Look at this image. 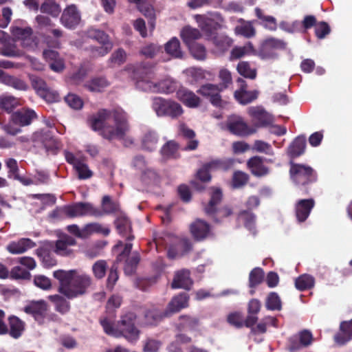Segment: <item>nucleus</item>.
Wrapping results in <instances>:
<instances>
[{
  "mask_svg": "<svg viewBox=\"0 0 352 352\" xmlns=\"http://www.w3.org/2000/svg\"><path fill=\"white\" fill-rule=\"evenodd\" d=\"M89 121L94 131H100V135L109 140L123 139L129 131L126 115L122 110L101 109Z\"/></svg>",
  "mask_w": 352,
  "mask_h": 352,
  "instance_id": "nucleus-1",
  "label": "nucleus"
},
{
  "mask_svg": "<svg viewBox=\"0 0 352 352\" xmlns=\"http://www.w3.org/2000/svg\"><path fill=\"white\" fill-rule=\"evenodd\" d=\"M53 276L59 283L58 291L68 299L85 295L93 283L90 275L77 270H58Z\"/></svg>",
  "mask_w": 352,
  "mask_h": 352,
  "instance_id": "nucleus-2",
  "label": "nucleus"
},
{
  "mask_svg": "<svg viewBox=\"0 0 352 352\" xmlns=\"http://www.w3.org/2000/svg\"><path fill=\"white\" fill-rule=\"evenodd\" d=\"M289 174L293 182L300 188L304 195L310 192V186L316 182V172L309 166L290 162Z\"/></svg>",
  "mask_w": 352,
  "mask_h": 352,
  "instance_id": "nucleus-3",
  "label": "nucleus"
},
{
  "mask_svg": "<svg viewBox=\"0 0 352 352\" xmlns=\"http://www.w3.org/2000/svg\"><path fill=\"white\" fill-rule=\"evenodd\" d=\"M38 118L36 111L28 107L19 109L10 117V124L3 126L4 131L11 135H16L21 133L20 128L30 126Z\"/></svg>",
  "mask_w": 352,
  "mask_h": 352,
  "instance_id": "nucleus-4",
  "label": "nucleus"
},
{
  "mask_svg": "<svg viewBox=\"0 0 352 352\" xmlns=\"http://www.w3.org/2000/svg\"><path fill=\"white\" fill-rule=\"evenodd\" d=\"M152 108L157 116L169 117L172 119L178 118L184 113L180 104L174 100H166L161 97L153 98Z\"/></svg>",
  "mask_w": 352,
  "mask_h": 352,
  "instance_id": "nucleus-5",
  "label": "nucleus"
},
{
  "mask_svg": "<svg viewBox=\"0 0 352 352\" xmlns=\"http://www.w3.org/2000/svg\"><path fill=\"white\" fill-rule=\"evenodd\" d=\"M136 319V314L133 312H128L122 316L118 321V337L123 336L130 342H136L140 333L135 325Z\"/></svg>",
  "mask_w": 352,
  "mask_h": 352,
  "instance_id": "nucleus-6",
  "label": "nucleus"
},
{
  "mask_svg": "<svg viewBox=\"0 0 352 352\" xmlns=\"http://www.w3.org/2000/svg\"><path fill=\"white\" fill-rule=\"evenodd\" d=\"M211 190L210 201L204 207L206 214L213 217L216 221H217L214 217L216 214L220 218H226L230 216L232 214V210L230 207L225 206L219 210L217 209V205L221 203L223 198L221 189L212 187Z\"/></svg>",
  "mask_w": 352,
  "mask_h": 352,
  "instance_id": "nucleus-7",
  "label": "nucleus"
},
{
  "mask_svg": "<svg viewBox=\"0 0 352 352\" xmlns=\"http://www.w3.org/2000/svg\"><path fill=\"white\" fill-rule=\"evenodd\" d=\"M10 33L24 48L34 50L37 46V38L33 35V30L30 26L22 27L15 23L10 27Z\"/></svg>",
  "mask_w": 352,
  "mask_h": 352,
  "instance_id": "nucleus-8",
  "label": "nucleus"
},
{
  "mask_svg": "<svg viewBox=\"0 0 352 352\" xmlns=\"http://www.w3.org/2000/svg\"><path fill=\"white\" fill-rule=\"evenodd\" d=\"M226 126L230 133L240 137H247L256 132L254 127L250 126L241 116L236 114L228 117Z\"/></svg>",
  "mask_w": 352,
  "mask_h": 352,
  "instance_id": "nucleus-9",
  "label": "nucleus"
},
{
  "mask_svg": "<svg viewBox=\"0 0 352 352\" xmlns=\"http://www.w3.org/2000/svg\"><path fill=\"white\" fill-rule=\"evenodd\" d=\"M65 207L67 217L69 219L86 215L102 217L100 209L95 208L90 203L78 202L72 205H66Z\"/></svg>",
  "mask_w": 352,
  "mask_h": 352,
  "instance_id": "nucleus-10",
  "label": "nucleus"
},
{
  "mask_svg": "<svg viewBox=\"0 0 352 352\" xmlns=\"http://www.w3.org/2000/svg\"><path fill=\"white\" fill-rule=\"evenodd\" d=\"M287 43L281 39L270 37L265 39L261 44L258 55L263 59L274 58V50H285Z\"/></svg>",
  "mask_w": 352,
  "mask_h": 352,
  "instance_id": "nucleus-11",
  "label": "nucleus"
},
{
  "mask_svg": "<svg viewBox=\"0 0 352 352\" xmlns=\"http://www.w3.org/2000/svg\"><path fill=\"white\" fill-rule=\"evenodd\" d=\"M314 340L311 331L303 329L297 335L290 337L288 340L287 349L289 352H296L303 347L310 346Z\"/></svg>",
  "mask_w": 352,
  "mask_h": 352,
  "instance_id": "nucleus-12",
  "label": "nucleus"
},
{
  "mask_svg": "<svg viewBox=\"0 0 352 352\" xmlns=\"http://www.w3.org/2000/svg\"><path fill=\"white\" fill-rule=\"evenodd\" d=\"M248 113L254 122L253 127L256 129L260 127H266L272 124L274 118L262 107H250L248 109Z\"/></svg>",
  "mask_w": 352,
  "mask_h": 352,
  "instance_id": "nucleus-13",
  "label": "nucleus"
},
{
  "mask_svg": "<svg viewBox=\"0 0 352 352\" xmlns=\"http://www.w3.org/2000/svg\"><path fill=\"white\" fill-rule=\"evenodd\" d=\"M60 21L66 28L75 29L81 21L80 11L74 4L67 6L63 10Z\"/></svg>",
  "mask_w": 352,
  "mask_h": 352,
  "instance_id": "nucleus-14",
  "label": "nucleus"
},
{
  "mask_svg": "<svg viewBox=\"0 0 352 352\" xmlns=\"http://www.w3.org/2000/svg\"><path fill=\"white\" fill-rule=\"evenodd\" d=\"M223 91L219 85L206 83L199 88L197 93L208 98L213 106L221 107L223 104V100L220 93Z\"/></svg>",
  "mask_w": 352,
  "mask_h": 352,
  "instance_id": "nucleus-15",
  "label": "nucleus"
},
{
  "mask_svg": "<svg viewBox=\"0 0 352 352\" xmlns=\"http://www.w3.org/2000/svg\"><path fill=\"white\" fill-rule=\"evenodd\" d=\"M132 243H126L123 250L117 256L113 264L111 265L107 280V286L108 288L113 289L119 278L118 264L130 254L132 250Z\"/></svg>",
  "mask_w": 352,
  "mask_h": 352,
  "instance_id": "nucleus-16",
  "label": "nucleus"
},
{
  "mask_svg": "<svg viewBox=\"0 0 352 352\" xmlns=\"http://www.w3.org/2000/svg\"><path fill=\"white\" fill-rule=\"evenodd\" d=\"M47 310L48 305L44 300L30 301L23 308L25 314L31 315L38 322L43 320Z\"/></svg>",
  "mask_w": 352,
  "mask_h": 352,
  "instance_id": "nucleus-17",
  "label": "nucleus"
},
{
  "mask_svg": "<svg viewBox=\"0 0 352 352\" xmlns=\"http://www.w3.org/2000/svg\"><path fill=\"white\" fill-rule=\"evenodd\" d=\"M76 245V241L74 238L69 235H64L55 242L53 251L60 256H74V252L72 247Z\"/></svg>",
  "mask_w": 352,
  "mask_h": 352,
  "instance_id": "nucleus-18",
  "label": "nucleus"
},
{
  "mask_svg": "<svg viewBox=\"0 0 352 352\" xmlns=\"http://www.w3.org/2000/svg\"><path fill=\"white\" fill-rule=\"evenodd\" d=\"M190 231L197 241H204L212 234L210 225L200 219H196L190 224Z\"/></svg>",
  "mask_w": 352,
  "mask_h": 352,
  "instance_id": "nucleus-19",
  "label": "nucleus"
},
{
  "mask_svg": "<svg viewBox=\"0 0 352 352\" xmlns=\"http://www.w3.org/2000/svg\"><path fill=\"white\" fill-rule=\"evenodd\" d=\"M314 199H303L296 201L295 204V214L299 223L305 222L309 217L311 211L314 208Z\"/></svg>",
  "mask_w": 352,
  "mask_h": 352,
  "instance_id": "nucleus-20",
  "label": "nucleus"
},
{
  "mask_svg": "<svg viewBox=\"0 0 352 352\" xmlns=\"http://www.w3.org/2000/svg\"><path fill=\"white\" fill-rule=\"evenodd\" d=\"M177 98L185 106L190 108L198 107L201 103V99L193 91L181 86L176 92Z\"/></svg>",
  "mask_w": 352,
  "mask_h": 352,
  "instance_id": "nucleus-21",
  "label": "nucleus"
},
{
  "mask_svg": "<svg viewBox=\"0 0 352 352\" xmlns=\"http://www.w3.org/2000/svg\"><path fill=\"white\" fill-rule=\"evenodd\" d=\"M114 224L120 235L128 241H132L134 236L131 234L132 228L129 219L123 212H120L115 219Z\"/></svg>",
  "mask_w": 352,
  "mask_h": 352,
  "instance_id": "nucleus-22",
  "label": "nucleus"
},
{
  "mask_svg": "<svg viewBox=\"0 0 352 352\" xmlns=\"http://www.w3.org/2000/svg\"><path fill=\"white\" fill-rule=\"evenodd\" d=\"M193 281L190 278V272L186 269H182L175 272L171 287L173 289H184L190 290Z\"/></svg>",
  "mask_w": 352,
  "mask_h": 352,
  "instance_id": "nucleus-23",
  "label": "nucleus"
},
{
  "mask_svg": "<svg viewBox=\"0 0 352 352\" xmlns=\"http://www.w3.org/2000/svg\"><path fill=\"white\" fill-rule=\"evenodd\" d=\"M192 248V243L188 239H177L176 242L170 245L168 249V257L175 258L188 253Z\"/></svg>",
  "mask_w": 352,
  "mask_h": 352,
  "instance_id": "nucleus-24",
  "label": "nucleus"
},
{
  "mask_svg": "<svg viewBox=\"0 0 352 352\" xmlns=\"http://www.w3.org/2000/svg\"><path fill=\"white\" fill-rule=\"evenodd\" d=\"M36 246V243L30 239L21 238L18 241H11L6 250L12 254H20Z\"/></svg>",
  "mask_w": 352,
  "mask_h": 352,
  "instance_id": "nucleus-25",
  "label": "nucleus"
},
{
  "mask_svg": "<svg viewBox=\"0 0 352 352\" xmlns=\"http://www.w3.org/2000/svg\"><path fill=\"white\" fill-rule=\"evenodd\" d=\"M247 166L251 173L258 177L265 176L269 173V168L264 164L263 158L260 156L250 157L247 162Z\"/></svg>",
  "mask_w": 352,
  "mask_h": 352,
  "instance_id": "nucleus-26",
  "label": "nucleus"
},
{
  "mask_svg": "<svg viewBox=\"0 0 352 352\" xmlns=\"http://www.w3.org/2000/svg\"><path fill=\"white\" fill-rule=\"evenodd\" d=\"M8 327L6 334L8 333L14 339L19 338L25 329V323L19 317L10 316L8 318Z\"/></svg>",
  "mask_w": 352,
  "mask_h": 352,
  "instance_id": "nucleus-27",
  "label": "nucleus"
},
{
  "mask_svg": "<svg viewBox=\"0 0 352 352\" xmlns=\"http://www.w3.org/2000/svg\"><path fill=\"white\" fill-rule=\"evenodd\" d=\"M189 296L186 292H182L174 296L168 304L166 307L169 316L172 314L179 312L184 308L188 307Z\"/></svg>",
  "mask_w": 352,
  "mask_h": 352,
  "instance_id": "nucleus-28",
  "label": "nucleus"
},
{
  "mask_svg": "<svg viewBox=\"0 0 352 352\" xmlns=\"http://www.w3.org/2000/svg\"><path fill=\"white\" fill-rule=\"evenodd\" d=\"M213 52L221 55L227 52L232 45L233 40L224 34H217L212 37Z\"/></svg>",
  "mask_w": 352,
  "mask_h": 352,
  "instance_id": "nucleus-29",
  "label": "nucleus"
},
{
  "mask_svg": "<svg viewBox=\"0 0 352 352\" xmlns=\"http://www.w3.org/2000/svg\"><path fill=\"white\" fill-rule=\"evenodd\" d=\"M261 309V302L256 298L251 299L248 304V316L245 320V326L252 327L255 325L258 321V317L256 316Z\"/></svg>",
  "mask_w": 352,
  "mask_h": 352,
  "instance_id": "nucleus-30",
  "label": "nucleus"
},
{
  "mask_svg": "<svg viewBox=\"0 0 352 352\" xmlns=\"http://www.w3.org/2000/svg\"><path fill=\"white\" fill-rule=\"evenodd\" d=\"M306 148V137L303 135L296 137L287 148V154L291 158L302 155Z\"/></svg>",
  "mask_w": 352,
  "mask_h": 352,
  "instance_id": "nucleus-31",
  "label": "nucleus"
},
{
  "mask_svg": "<svg viewBox=\"0 0 352 352\" xmlns=\"http://www.w3.org/2000/svg\"><path fill=\"white\" fill-rule=\"evenodd\" d=\"M40 140L47 152L56 155L60 150L61 144L55 138L50 132H43L39 135Z\"/></svg>",
  "mask_w": 352,
  "mask_h": 352,
  "instance_id": "nucleus-32",
  "label": "nucleus"
},
{
  "mask_svg": "<svg viewBox=\"0 0 352 352\" xmlns=\"http://www.w3.org/2000/svg\"><path fill=\"white\" fill-rule=\"evenodd\" d=\"M199 324V320L197 318L189 315H181L175 327L178 331L182 332L195 330Z\"/></svg>",
  "mask_w": 352,
  "mask_h": 352,
  "instance_id": "nucleus-33",
  "label": "nucleus"
},
{
  "mask_svg": "<svg viewBox=\"0 0 352 352\" xmlns=\"http://www.w3.org/2000/svg\"><path fill=\"white\" fill-rule=\"evenodd\" d=\"M340 330V332L335 336L334 339L338 344L343 345L352 338V319L342 322Z\"/></svg>",
  "mask_w": 352,
  "mask_h": 352,
  "instance_id": "nucleus-34",
  "label": "nucleus"
},
{
  "mask_svg": "<svg viewBox=\"0 0 352 352\" xmlns=\"http://www.w3.org/2000/svg\"><path fill=\"white\" fill-rule=\"evenodd\" d=\"M131 3H135L138 10L150 20V23L153 25L155 19V10L153 6L148 2V0H128Z\"/></svg>",
  "mask_w": 352,
  "mask_h": 352,
  "instance_id": "nucleus-35",
  "label": "nucleus"
},
{
  "mask_svg": "<svg viewBox=\"0 0 352 352\" xmlns=\"http://www.w3.org/2000/svg\"><path fill=\"white\" fill-rule=\"evenodd\" d=\"M180 37L186 46L190 45L201 37L200 31L190 25L184 26L180 31Z\"/></svg>",
  "mask_w": 352,
  "mask_h": 352,
  "instance_id": "nucleus-36",
  "label": "nucleus"
},
{
  "mask_svg": "<svg viewBox=\"0 0 352 352\" xmlns=\"http://www.w3.org/2000/svg\"><path fill=\"white\" fill-rule=\"evenodd\" d=\"M164 50L167 54L174 58H182L184 57L181 43L177 37L171 38L164 45Z\"/></svg>",
  "mask_w": 352,
  "mask_h": 352,
  "instance_id": "nucleus-37",
  "label": "nucleus"
},
{
  "mask_svg": "<svg viewBox=\"0 0 352 352\" xmlns=\"http://www.w3.org/2000/svg\"><path fill=\"white\" fill-rule=\"evenodd\" d=\"M170 316L167 310L162 311L156 308L149 309L144 312L146 322L150 325H155L164 318Z\"/></svg>",
  "mask_w": 352,
  "mask_h": 352,
  "instance_id": "nucleus-38",
  "label": "nucleus"
},
{
  "mask_svg": "<svg viewBox=\"0 0 352 352\" xmlns=\"http://www.w3.org/2000/svg\"><path fill=\"white\" fill-rule=\"evenodd\" d=\"M49 300L53 302L54 309L62 315L68 313L70 310L71 306L67 299L58 294L51 295L48 296Z\"/></svg>",
  "mask_w": 352,
  "mask_h": 352,
  "instance_id": "nucleus-39",
  "label": "nucleus"
},
{
  "mask_svg": "<svg viewBox=\"0 0 352 352\" xmlns=\"http://www.w3.org/2000/svg\"><path fill=\"white\" fill-rule=\"evenodd\" d=\"M239 22L241 25L236 26L234 32L238 35H241L245 38H252L256 34V30L253 25V21H246L243 19H240Z\"/></svg>",
  "mask_w": 352,
  "mask_h": 352,
  "instance_id": "nucleus-40",
  "label": "nucleus"
},
{
  "mask_svg": "<svg viewBox=\"0 0 352 352\" xmlns=\"http://www.w3.org/2000/svg\"><path fill=\"white\" fill-rule=\"evenodd\" d=\"M116 314H109V317L104 316L100 318V324L102 327L104 333L109 336L118 337V324L114 327V319Z\"/></svg>",
  "mask_w": 352,
  "mask_h": 352,
  "instance_id": "nucleus-41",
  "label": "nucleus"
},
{
  "mask_svg": "<svg viewBox=\"0 0 352 352\" xmlns=\"http://www.w3.org/2000/svg\"><path fill=\"white\" fill-rule=\"evenodd\" d=\"M102 216L104 214H120V207L118 202L111 200L110 196L104 195L102 200V210H100Z\"/></svg>",
  "mask_w": 352,
  "mask_h": 352,
  "instance_id": "nucleus-42",
  "label": "nucleus"
},
{
  "mask_svg": "<svg viewBox=\"0 0 352 352\" xmlns=\"http://www.w3.org/2000/svg\"><path fill=\"white\" fill-rule=\"evenodd\" d=\"M180 133L185 139L188 140V142L184 150L194 151L197 149L199 145V141L195 139L196 136L195 132L186 126L182 125L180 127Z\"/></svg>",
  "mask_w": 352,
  "mask_h": 352,
  "instance_id": "nucleus-43",
  "label": "nucleus"
},
{
  "mask_svg": "<svg viewBox=\"0 0 352 352\" xmlns=\"http://www.w3.org/2000/svg\"><path fill=\"white\" fill-rule=\"evenodd\" d=\"M21 106L20 100L12 96L3 95L0 96V109L8 113H12L14 110Z\"/></svg>",
  "mask_w": 352,
  "mask_h": 352,
  "instance_id": "nucleus-44",
  "label": "nucleus"
},
{
  "mask_svg": "<svg viewBox=\"0 0 352 352\" xmlns=\"http://www.w3.org/2000/svg\"><path fill=\"white\" fill-rule=\"evenodd\" d=\"M238 219L243 222L244 226L253 233L255 232L256 215L249 210H243L239 212Z\"/></svg>",
  "mask_w": 352,
  "mask_h": 352,
  "instance_id": "nucleus-45",
  "label": "nucleus"
},
{
  "mask_svg": "<svg viewBox=\"0 0 352 352\" xmlns=\"http://www.w3.org/2000/svg\"><path fill=\"white\" fill-rule=\"evenodd\" d=\"M125 264L124 266V272L126 275H132L135 274L137 267L140 261V255L138 252H135L131 256L129 254L124 259Z\"/></svg>",
  "mask_w": 352,
  "mask_h": 352,
  "instance_id": "nucleus-46",
  "label": "nucleus"
},
{
  "mask_svg": "<svg viewBox=\"0 0 352 352\" xmlns=\"http://www.w3.org/2000/svg\"><path fill=\"white\" fill-rule=\"evenodd\" d=\"M315 278L310 274H304L295 280V287L299 291H305L314 287Z\"/></svg>",
  "mask_w": 352,
  "mask_h": 352,
  "instance_id": "nucleus-47",
  "label": "nucleus"
},
{
  "mask_svg": "<svg viewBox=\"0 0 352 352\" xmlns=\"http://www.w3.org/2000/svg\"><path fill=\"white\" fill-rule=\"evenodd\" d=\"M109 86L107 80L104 77H96L86 82L84 87L92 92H100Z\"/></svg>",
  "mask_w": 352,
  "mask_h": 352,
  "instance_id": "nucleus-48",
  "label": "nucleus"
},
{
  "mask_svg": "<svg viewBox=\"0 0 352 352\" xmlns=\"http://www.w3.org/2000/svg\"><path fill=\"white\" fill-rule=\"evenodd\" d=\"M179 144L174 140L168 141L161 148V154L164 159H175L178 154Z\"/></svg>",
  "mask_w": 352,
  "mask_h": 352,
  "instance_id": "nucleus-49",
  "label": "nucleus"
},
{
  "mask_svg": "<svg viewBox=\"0 0 352 352\" xmlns=\"http://www.w3.org/2000/svg\"><path fill=\"white\" fill-rule=\"evenodd\" d=\"M199 27L207 34H212L217 30L218 23L214 20L201 15L195 16Z\"/></svg>",
  "mask_w": 352,
  "mask_h": 352,
  "instance_id": "nucleus-50",
  "label": "nucleus"
},
{
  "mask_svg": "<svg viewBox=\"0 0 352 352\" xmlns=\"http://www.w3.org/2000/svg\"><path fill=\"white\" fill-rule=\"evenodd\" d=\"M255 14L256 17L260 19L261 24L265 28L274 31L277 28L276 20L274 16H266L263 14V12L259 8H255Z\"/></svg>",
  "mask_w": 352,
  "mask_h": 352,
  "instance_id": "nucleus-51",
  "label": "nucleus"
},
{
  "mask_svg": "<svg viewBox=\"0 0 352 352\" xmlns=\"http://www.w3.org/2000/svg\"><path fill=\"white\" fill-rule=\"evenodd\" d=\"M258 92L256 91L236 90L234 92V97L236 100L242 104H247L257 98Z\"/></svg>",
  "mask_w": 352,
  "mask_h": 352,
  "instance_id": "nucleus-52",
  "label": "nucleus"
},
{
  "mask_svg": "<svg viewBox=\"0 0 352 352\" xmlns=\"http://www.w3.org/2000/svg\"><path fill=\"white\" fill-rule=\"evenodd\" d=\"M254 52V49L251 42H248L245 45L234 47L230 52V59L236 60L241 58L245 55L250 54Z\"/></svg>",
  "mask_w": 352,
  "mask_h": 352,
  "instance_id": "nucleus-53",
  "label": "nucleus"
},
{
  "mask_svg": "<svg viewBox=\"0 0 352 352\" xmlns=\"http://www.w3.org/2000/svg\"><path fill=\"white\" fill-rule=\"evenodd\" d=\"M37 256L41 259L45 267H52L57 263L56 259L51 254L50 251L45 248H39L36 250Z\"/></svg>",
  "mask_w": 352,
  "mask_h": 352,
  "instance_id": "nucleus-54",
  "label": "nucleus"
},
{
  "mask_svg": "<svg viewBox=\"0 0 352 352\" xmlns=\"http://www.w3.org/2000/svg\"><path fill=\"white\" fill-rule=\"evenodd\" d=\"M265 276L264 271L261 267H254L251 270L249 274V287L255 288L260 285Z\"/></svg>",
  "mask_w": 352,
  "mask_h": 352,
  "instance_id": "nucleus-55",
  "label": "nucleus"
},
{
  "mask_svg": "<svg viewBox=\"0 0 352 352\" xmlns=\"http://www.w3.org/2000/svg\"><path fill=\"white\" fill-rule=\"evenodd\" d=\"M157 136L155 132L148 131L146 133L142 138V144L144 149L151 151L156 148L157 144Z\"/></svg>",
  "mask_w": 352,
  "mask_h": 352,
  "instance_id": "nucleus-56",
  "label": "nucleus"
},
{
  "mask_svg": "<svg viewBox=\"0 0 352 352\" xmlns=\"http://www.w3.org/2000/svg\"><path fill=\"white\" fill-rule=\"evenodd\" d=\"M265 307L268 310H280L282 308V303L280 298L277 293L270 292L266 299Z\"/></svg>",
  "mask_w": 352,
  "mask_h": 352,
  "instance_id": "nucleus-57",
  "label": "nucleus"
},
{
  "mask_svg": "<svg viewBox=\"0 0 352 352\" xmlns=\"http://www.w3.org/2000/svg\"><path fill=\"white\" fill-rule=\"evenodd\" d=\"M83 232L86 234V236L93 233H101L104 236H108L110 233V230L108 228H104L100 223H92L87 224L83 228Z\"/></svg>",
  "mask_w": 352,
  "mask_h": 352,
  "instance_id": "nucleus-58",
  "label": "nucleus"
},
{
  "mask_svg": "<svg viewBox=\"0 0 352 352\" xmlns=\"http://www.w3.org/2000/svg\"><path fill=\"white\" fill-rule=\"evenodd\" d=\"M238 72L245 78L254 79L256 76V70L250 67V63L246 61H241L237 65Z\"/></svg>",
  "mask_w": 352,
  "mask_h": 352,
  "instance_id": "nucleus-59",
  "label": "nucleus"
},
{
  "mask_svg": "<svg viewBox=\"0 0 352 352\" xmlns=\"http://www.w3.org/2000/svg\"><path fill=\"white\" fill-rule=\"evenodd\" d=\"M3 82L8 86L16 89L25 91L28 89V85L23 80L10 75L3 76Z\"/></svg>",
  "mask_w": 352,
  "mask_h": 352,
  "instance_id": "nucleus-60",
  "label": "nucleus"
},
{
  "mask_svg": "<svg viewBox=\"0 0 352 352\" xmlns=\"http://www.w3.org/2000/svg\"><path fill=\"white\" fill-rule=\"evenodd\" d=\"M107 270V263L105 260H98L92 265V272L96 279L104 277Z\"/></svg>",
  "mask_w": 352,
  "mask_h": 352,
  "instance_id": "nucleus-61",
  "label": "nucleus"
},
{
  "mask_svg": "<svg viewBox=\"0 0 352 352\" xmlns=\"http://www.w3.org/2000/svg\"><path fill=\"white\" fill-rule=\"evenodd\" d=\"M41 12L57 16L60 12V6L54 1H47L43 3L40 7Z\"/></svg>",
  "mask_w": 352,
  "mask_h": 352,
  "instance_id": "nucleus-62",
  "label": "nucleus"
},
{
  "mask_svg": "<svg viewBox=\"0 0 352 352\" xmlns=\"http://www.w3.org/2000/svg\"><path fill=\"white\" fill-rule=\"evenodd\" d=\"M191 55L197 60H204L206 57V50L204 45L194 43L188 45Z\"/></svg>",
  "mask_w": 352,
  "mask_h": 352,
  "instance_id": "nucleus-63",
  "label": "nucleus"
},
{
  "mask_svg": "<svg viewBox=\"0 0 352 352\" xmlns=\"http://www.w3.org/2000/svg\"><path fill=\"white\" fill-rule=\"evenodd\" d=\"M249 175L240 170L235 171L232 175V186L235 188H239L244 186L249 181Z\"/></svg>",
  "mask_w": 352,
  "mask_h": 352,
  "instance_id": "nucleus-64",
  "label": "nucleus"
}]
</instances>
